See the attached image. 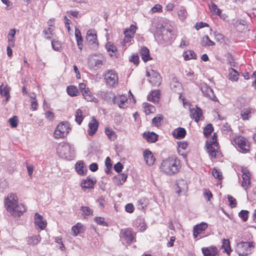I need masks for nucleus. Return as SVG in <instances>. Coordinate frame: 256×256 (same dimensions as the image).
Masks as SVG:
<instances>
[{
	"label": "nucleus",
	"mask_w": 256,
	"mask_h": 256,
	"mask_svg": "<svg viewBox=\"0 0 256 256\" xmlns=\"http://www.w3.org/2000/svg\"><path fill=\"white\" fill-rule=\"evenodd\" d=\"M180 168V162L176 156H171L164 159L159 167L160 172L168 176L176 174Z\"/></svg>",
	"instance_id": "1"
},
{
	"label": "nucleus",
	"mask_w": 256,
	"mask_h": 256,
	"mask_svg": "<svg viewBox=\"0 0 256 256\" xmlns=\"http://www.w3.org/2000/svg\"><path fill=\"white\" fill-rule=\"evenodd\" d=\"M4 204L6 210L14 218H18L26 212L23 204H18V198L14 194H10L5 199Z\"/></svg>",
	"instance_id": "2"
},
{
	"label": "nucleus",
	"mask_w": 256,
	"mask_h": 256,
	"mask_svg": "<svg viewBox=\"0 0 256 256\" xmlns=\"http://www.w3.org/2000/svg\"><path fill=\"white\" fill-rule=\"evenodd\" d=\"M56 152L62 158L71 160L74 158V150L72 146L68 143H60L56 148Z\"/></svg>",
	"instance_id": "3"
},
{
	"label": "nucleus",
	"mask_w": 256,
	"mask_h": 256,
	"mask_svg": "<svg viewBox=\"0 0 256 256\" xmlns=\"http://www.w3.org/2000/svg\"><path fill=\"white\" fill-rule=\"evenodd\" d=\"M206 146L211 160L218 158L222 156L218 143L216 142V134H214L210 141H207Z\"/></svg>",
	"instance_id": "4"
},
{
	"label": "nucleus",
	"mask_w": 256,
	"mask_h": 256,
	"mask_svg": "<svg viewBox=\"0 0 256 256\" xmlns=\"http://www.w3.org/2000/svg\"><path fill=\"white\" fill-rule=\"evenodd\" d=\"M70 130L68 122H62L57 125L54 132V137L56 139L64 138L66 136Z\"/></svg>",
	"instance_id": "5"
},
{
	"label": "nucleus",
	"mask_w": 256,
	"mask_h": 256,
	"mask_svg": "<svg viewBox=\"0 0 256 256\" xmlns=\"http://www.w3.org/2000/svg\"><path fill=\"white\" fill-rule=\"evenodd\" d=\"M105 61L104 58L102 54H92L88 58V67L90 70H96L101 68Z\"/></svg>",
	"instance_id": "6"
},
{
	"label": "nucleus",
	"mask_w": 256,
	"mask_h": 256,
	"mask_svg": "<svg viewBox=\"0 0 256 256\" xmlns=\"http://www.w3.org/2000/svg\"><path fill=\"white\" fill-rule=\"evenodd\" d=\"M104 79L108 87L114 88L118 84V76L117 72L112 70L106 71L104 74Z\"/></svg>",
	"instance_id": "7"
},
{
	"label": "nucleus",
	"mask_w": 256,
	"mask_h": 256,
	"mask_svg": "<svg viewBox=\"0 0 256 256\" xmlns=\"http://www.w3.org/2000/svg\"><path fill=\"white\" fill-rule=\"evenodd\" d=\"M252 246V242L241 241L240 242L237 244L236 248V252L239 256H247L250 252Z\"/></svg>",
	"instance_id": "8"
},
{
	"label": "nucleus",
	"mask_w": 256,
	"mask_h": 256,
	"mask_svg": "<svg viewBox=\"0 0 256 256\" xmlns=\"http://www.w3.org/2000/svg\"><path fill=\"white\" fill-rule=\"evenodd\" d=\"M208 228V224L202 222L194 226L193 235L194 238L200 239L204 236L205 230Z\"/></svg>",
	"instance_id": "9"
},
{
	"label": "nucleus",
	"mask_w": 256,
	"mask_h": 256,
	"mask_svg": "<svg viewBox=\"0 0 256 256\" xmlns=\"http://www.w3.org/2000/svg\"><path fill=\"white\" fill-rule=\"evenodd\" d=\"M86 40L91 46L92 48L96 50L98 46L96 32L94 30H90L86 32Z\"/></svg>",
	"instance_id": "10"
},
{
	"label": "nucleus",
	"mask_w": 256,
	"mask_h": 256,
	"mask_svg": "<svg viewBox=\"0 0 256 256\" xmlns=\"http://www.w3.org/2000/svg\"><path fill=\"white\" fill-rule=\"evenodd\" d=\"M236 144L240 148V151L242 152H246L250 150V146L248 140L242 136H238L234 139Z\"/></svg>",
	"instance_id": "11"
},
{
	"label": "nucleus",
	"mask_w": 256,
	"mask_h": 256,
	"mask_svg": "<svg viewBox=\"0 0 256 256\" xmlns=\"http://www.w3.org/2000/svg\"><path fill=\"white\" fill-rule=\"evenodd\" d=\"M146 76L150 77L149 82L152 85L155 86H158L161 82V77L160 74L154 71L151 70L150 71L146 72Z\"/></svg>",
	"instance_id": "12"
},
{
	"label": "nucleus",
	"mask_w": 256,
	"mask_h": 256,
	"mask_svg": "<svg viewBox=\"0 0 256 256\" xmlns=\"http://www.w3.org/2000/svg\"><path fill=\"white\" fill-rule=\"evenodd\" d=\"M242 182L241 186L244 188L246 190L250 186L251 174L250 172L246 168H242Z\"/></svg>",
	"instance_id": "13"
},
{
	"label": "nucleus",
	"mask_w": 256,
	"mask_h": 256,
	"mask_svg": "<svg viewBox=\"0 0 256 256\" xmlns=\"http://www.w3.org/2000/svg\"><path fill=\"white\" fill-rule=\"evenodd\" d=\"M170 88L174 92L180 94L179 98L182 99L184 102V100L182 98V92L183 88L182 84L178 82V78H173L172 80L170 82Z\"/></svg>",
	"instance_id": "14"
},
{
	"label": "nucleus",
	"mask_w": 256,
	"mask_h": 256,
	"mask_svg": "<svg viewBox=\"0 0 256 256\" xmlns=\"http://www.w3.org/2000/svg\"><path fill=\"white\" fill-rule=\"evenodd\" d=\"M34 224L37 229L44 230L46 226L47 222L43 216L38 213H36L34 216Z\"/></svg>",
	"instance_id": "15"
},
{
	"label": "nucleus",
	"mask_w": 256,
	"mask_h": 256,
	"mask_svg": "<svg viewBox=\"0 0 256 256\" xmlns=\"http://www.w3.org/2000/svg\"><path fill=\"white\" fill-rule=\"evenodd\" d=\"M113 102L116 104L119 108H125L127 106L128 98L125 95H118L113 98Z\"/></svg>",
	"instance_id": "16"
},
{
	"label": "nucleus",
	"mask_w": 256,
	"mask_h": 256,
	"mask_svg": "<svg viewBox=\"0 0 256 256\" xmlns=\"http://www.w3.org/2000/svg\"><path fill=\"white\" fill-rule=\"evenodd\" d=\"M188 189L187 182L182 179L179 180L176 182V192L178 194H185Z\"/></svg>",
	"instance_id": "17"
},
{
	"label": "nucleus",
	"mask_w": 256,
	"mask_h": 256,
	"mask_svg": "<svg viewBox=\"0 0 256 256\" xmlns=\"http://www.w3.org/2000/svg\"><path fill=\"white\" fill-rule=\"evenodd\" d=\"M200 89L205 96L213 100H216L212 90L208 85L205 84H202Z\"/></svg>",
	"instance_id": "18"
},
{
	"label": "nucleus",
	"mask_w": 256,
	"mask_h": 256,
	"mask_svg": "<svg viewBox=\"0 0 256 256\" xmlns=\"http://www.w3.org/2000/svg\"><path fill=\"white\" fill-rule=\"evenodd\" d=\"M96 182V180L94 178L88 176L86 179L82 180L80 183V186L83 190L93 188Z\"/></svg>",
	"instance_id": "19"
},
{
	"label": "nucleus",
	"mask_w": 256,
	"mask_h": 256,
	"mask_svg": "<svg viewBox=\"0 0 256 256\" xmlns=\"http://www.w3.org/2000/svg\"><path fill=\"white\" fill-rule=\"evenodd\" d=\"M99 126L98 122L94 117L89 122L88 132L90 136H93L98 130Z\"/></svg>",
	"instance_id": "20"
},
{
	"label": "nucleus",
	"mask_w": 256,
	"mask_h": 256,
	"mask_svg": "<svg viewBox=\"0 0 256 256\" xmlns=\"http://www.w3.org/2000/svg\"><path fill=\"white\" fill-rule=\"evenodd\" d=\"M202 250L204 256H216L218 254V250L216 246L202 248Z\"/></svg>",
	"instance_id": "21"
},
{
	"label": "nucleus",
	"mask_w": 256,
	"mask_h": 256,
	"mask_svg": "<svg viewBox=\"0 0 256 256\" xmlns=\"http://www.w3.org/2000/svg\"><path fill=\"white\" fill-rule=\"evenodd\" d=\"M143 156L148 166H151L153 165L156 160L151 151L148 150H144L143 152Z\"/></svg>",
	"instance_id": "22"
},
{
	"label": "nucleus",
	"mask_w": 256,
	"mask_h": 256,
	"mask_svg": "<svg viewBox=\"0 0 256 256\" xmlns=\"http://www.w3.org/2000/svg\"><path fill=\"white\" fill-rule=\"evenodd\" d=\"M10 87L7 85L4 86L2 84L0 86V94L2 96L6 97V100L2 101L4 104H6L10 98Z\"/></svg>",
	"instance_id": "23"
},
{
	"label": "nucleus",
	"mask_w": 256,
	"mask_h": 256,
	"mask_svg": "<svg viewBox=\"0 0 256 256\" xmlns=\"http://www.w3.org/2000/svg\"><path fill=\"white\" fill-rule=\"evenodd\" d=\"M208 6L212 13L218 16L221 18L225 20V14H222V10L218 8L217 6L214 2H211L208 4Z\"/></svg>",
	"instance_id": "24"
},
{
	"label": "nucleus",
	"mask_w": 256,
	"mask_h": 256,
	"mask_svg": "<svg viewBox=\"0 0 256 256\" xmlns=\"http://www.w3.org/2000/svg\"><path fill=\"white\" fill-rule=\"evenodd\" d=\"M253 110L250 107L243 108L240 111V116L243 120H248L252 117Z\"/></svg>",
	"instance_id": "25"
},
{
	"label": "nucleus",
	"mask_w": 256,
	"mask_h": 256,
	"mask_svg": "<svg viewBox=\"0 0 256 256\" xmlns=\"http://www.w3.org/2000/svg\"><path fill=\"white\" fill-rule=\"evenodd\" d=\"M190 116L192 118L194 119L195 121L198 122V120H202V110L198 108H191L190 110Z\"/></svg>",
	"instance_id": "26"
},
{
	"label": "nucleus",
	"mask_w": 256,
	"mask_h": 256,
	"mask_svg": "<svg viewBox=\"0 0 256 256\" xmlns=\"http://www.w3.org/2000/svg\"><path fill=\"white\" fill-rule=\"evenodd\" d=\"M86 230L84 226L81 223H77L72 228V234L76 236L78 234L83 232Z\"/></svg>",
	"instance_id": "27"
},
{
	"label": "nucleus",
	"mask_w": 256,
	"mask_h": 256,
	"mask_svg": "<svg viewBox=\"0 0 256 256\" xmlns=\"http://www.w3.org/2000/svg\"><path fill=\"white\" fill-rule=\"evenodd\" d=\"M143 136L145 140L148 142H155L158 138V135L154 132H144Z\"/></svg>",
	"instance_id": "28"
},
{
	"label": "nucleus",
	"mask_w": 256,
	"mask_h": 256,
	"mask_svg": "<svg viewBox=\"0 0 256 256\" xmlns=\"http://www.w3.org/2000/svg\"><path fill=\"white\" fill-rule=\"evenodd\" d=\"M140 55L142 60L144 62H146L152 59L150 56L149 50L145 46H143L141 48L140 50Z\"/></svg>",
	"instance_id": "29"
},
{
	"label": "nucleus",
	"mask_w": 256,
	"mask_h": 256,
	"mask_svg": "<svg viewBox=\"0 0 256 256\" xmlns=\"http://www.w3.org/2000/svg\"><path fill=\"white\" fill-rule=\"evenodd\" d=\"M172 134L176 138H182L185 136L186 130L184 128H178L173 131Z\"/></svg>",
	"instance_id": "30"
},
{
	"label": "nucleus",
	"mask_w": 256,
	"mask_h": 256,
	"mask_svg": "<svg viewBox=\"0 0 256 256\" xmlns=\"http://www.w3.org/2000/svg\"><path fill=\"white\" fill-rule=\"evenodd\" d=\"M74 35L78 48L82 50L83 46V40L81 36L80 31L76 28H75Z\"/></svg>",
	"instance_id": "31"
},
{
	"label": "nucleus",
	"mask_w": 256,
	"mask_h": 256,
	"mask_svg": "<svg viewBox=\"0 0 256 256\" xmlns=\"http://www.w3.org/2000/svg\"><path fill=\"white\" fill-rule=\"evenodd\" d=\"M75 169L78 174L80 176L84 175L86 172V169L84 168V164L82 161H79L76 163Z\"/></svg>",
	"instance_id": "32"
},
{
	"label": "nucleus",
	"mask_w": 256,
	"mask_h": 256,
	"mask_svg": "<svg viewBox=\"0 0 256 256\" xmlns=\"http://www.w3.org/2000/svg\"><path fill=\"white\" fill-rule=\"evenodd\" d=\"M188 146V143L186 142H178V152L183 157H186V156L185 150H186Z\"/></svg>",
	"instance_id": "33"
},
{
	"label": "nucleus",
	"mask_w": 256,
	"mask_h": 256,
	"mask_svg": "<svg viewBox=\"0 0 256 256\" xmlns=\"http://www.w3.org/2000/svg\"><path fill=\"white\" fill-rule=\"evenodd\" d=\"M84 99L88 102H98V100L94 96L90 89H86L82 93Z\"/></svg>",
	"instance_id": "34"
},
{
	"label": "nucleus",
	"mask_w": 256,
	"mask_h": 256,
	"mask_svg": "<svg viewBox=\"0 0 256 256\" xmlns=\"http://www.w3.org/2000/svg\"><path fill=\"white\" fill-rule=\"evenodd\" d=\"M182 56L185 60L196 59V54L192 50H187L184 51L182 54Z\"/></svg>",
	"instance_id": "35"
},
{
	"label": "nucleus",
	"mask_w": 256,
	"mask_h": 256,
	"mask_svg": "<svg viewBox=\"0 0 256 256\" xmlns=\"http://www.w3.org/2000/svg\"><path fill=\"white\" fill-rule=\"evenodd\" d=\"M160 91L158 90H153L150 94L148 96V100L149 101L156 102L158 101L160 98Z\"/></svg>",
	"instance_id": "36"
},
{
	"label": "nucleus",
	"mask_w": 256,
	"mask_h": 256,
	"mask_svg": "<svg viewBox=\"0 0 256 256\" xmlns=\"http://www.w3.org/2000/svg\"><path fill=\"white\" fill-rule=\"evenodd\" d=\"M105 133L110 140H114L117 137L116 132L112 128L108 127L105 128Z\"/></svg>",
	"instance_id": "37"
},
{
	"label": "nucleus",
	"mask_w": 256,
	"mask_h": 256,
	"mask_svg": "<svg viewBox=\"0 0 256 256\" xmlns=\"http://www.w3.org/2000/svg\"><path fill=\"white\" fill-rule=\"evenodd\" d=\"M16 34V30L11 29L10 30L8 35V42L10 46L14 47V36Z\"/></svg>",
	"instance_id": "38"
},
{
	"label": "nucleus",
	"mask_w": 256,
	"mask_h": 256,
	"mask_svg": "<svg viewBox=\"0 0 256 256\" xmlns=\"http://www.w3.org/2000/svg\"><path fill=\"white\" fill-rule=\"evenodd\" d=\"M122 235L123 238L126 240H134V237L132 231L128 229H124L122 232Z\"/></svg>",
	"instance_id": "39"
},
{
	"label": "nucleus",
	"mask_w": 256,
	"mask_h": 256,
	"mask_svg": "<svg viewBox=\"0 0 256 256\" xmlns=\"http://www.w3.org/2000/svg\"><path fill=\"white\" fill-rule=\"evenodd\" d=\"M221 248L223 250L224 252H226L228 256H230L232 250L230 247V241H222Z\"/></svg>",
	"instance_id": "40"
},
{
	"label": "nucleus",
	"mask_w": 256,
	"mask_h": 256,
	"mask_svg": "<svg viewBox=\"0 0 256 256\" xmlns=\"http://www.w3.org/2000/svg\"><path fill=\"white\" fill-rule=\"evenodd\" d=\"M137 28L136 26L132 24L130 28L124 32V34L126 36L130 37L133 38L134 35L136 33Z\"/></svg>",
	"instance_id": "41"
},
{
	"label": "nucleus",
	"mask_w": 256,
	"mask_h": 256,
	"mask_svg": "<svg viewBox=\"0 0 256 256\" xmlns=\"http://www.w3.org/2000/svg\"><path fill=\"white\" fill-rule=\"evenodd\" d=\"M142 106L146 114H149L152 113L155 110V108L154 106L146 102L142 104Z\"/></svg>",
	"instance_id": "42"
},
{
	"label": "nucleus",
	"mask_w": 256,
	"mask_h": 256,
	"mask_svg": "<svg viewBox=\"0 0 256 256\" xmlns=\"http://www.w3.org/2000/svg\"><path fill=\"white\" fill-rule=\"evenodd\" d=\"M238 76L239 74L236 70L233 68H230L229 70L228 76L230 80L234 82L237 81L238 78Z\"/></svg>",
	"instance_id": "43"
},
{
	"label": "nucleus",
	"mask_w": 256,
	"mask_h": 256,
	"mask_svg": "<svg viewBox=\"0 0 256 256\" xmlns=\"http://www.w3.org/2000/svg\"><path fill=\"white\" fill-rule=\"evenodd\" d=\"M68 94L72 96H76L78 94V90L77 88L74 86H70L66 88Z\"/></svg>",
	"instance_id": "44"
},
{
	"label": "nucleus",
	"mask_w": 256,
	"mask_h": 256,
	"mask_svg": "<svg viewBox=\"0 0 256 256\" xmlns=\"http://www.w3.org/2000/svg\"><path fill=\"white\" fill-rule=\"evenodd\" d=\"M30 102L31 108L33 111L36 110L38 109V103L36 98V96L34 94L30 95Z\"/></svg>",
	"instance_id": "45"
},
{
	"label": "nucleus",
	"mask_w": 256,
	"mask_h": 256,
	"mask_svg": "<svg viewBox=\"0 0 256 256\" xmlns=\"http://www.w3.org/2000/svg\"><path fill=\"white\" fill-rule=\"evenodd\" d=\"M82 214L86 218V216L92 215L93 210L88 206H82L80 208Z\"/></svg>",
	"instance_id": "46"
},
{
	"label": "nucleus",
	"mask_w": 256,
	"mask_h": 256,
	"mask_svg": "<svg viewBox=\"0 0 256 256\" xmlns=\"http://www.w3.org/2000/svg\"><path fill=\"white\" fill-rule=\"evenodd\" d=\"M94 221L95 222L102 226H108V224L105 221V219L104 217L102 216H96L94 218Z\"/></svg>",
	"instance_id": "47"
},
{
	"label": "nucleus",
	"mask_w": 256,
	"mask_h": 256,
	"mask_svg": "<svg viewBox=\"0 0 256 256\" xmlns=\"http://www.w3.org/2000/svg\"><path fill=\"white\" fill-rule=\"evenodd\" d=\"M54 28L48 27L47 29L44 30L43 34L46 38L48 39L51 38L54 35Z\"/></svg>",
	"instance_id": "48"
},
{
	"label": "nucleus",
	"mask_w": 256,
	"mask_h": 256,
	"mask_svg": "<svg viewBox=\"0 0 256 256\" xmlns=\"http://www.w3.org/2000/svg\"><path fill=\"white\" fill-rule=\"evenodd\" d=\"M178 14L179 18L182 21L186 18L187 12L184 8L181 7L178 11Z\"/></svg>",
	"instance_id": "49"
},
{
	"label": "nucleus",
	"mask_w": 256,
	"mask_h": 256,
	"mask_svg": "<svg viewBox=\"0 0 256 256\" xmlns=\"http://www.w3.org/2000/svg\"><path fill=\"white\" fill-rule=\"evenodd\" d=\"M75 118L76 122L78 124H80L84 119V117L82 116V112L81 110L78 109L76 110L75 114Z\"/></svg>",
	"instance_id": "50"
},
{
	"label": "nucleus",
	"mask_w": 256,
	"mask_h": 256,
	"mask_svg": "<svg viewBox=\"0 0 256 256\" xmlns=\"http://www.w3.org/2000/svg\"><path fill=\"white\" fill-rule=\"evenodd\" d=\"M190 42L189 40L186 36H183L180 42V44H179V48L184 49L187 48L189 46Z\"/></svg>",
	"instance_id": "51"
},
{
	"label": "nucleus",
	"mask_w": 256,
	"mask_h": 256,
	"mask_svg": "<svg viewBox=\"0 0 256 256\" xmlns=\"http://www.w3.org/2000/svg\"><path fill=\"white\" fill-rule=\"evenodd\" d=\"M163 119V116L161 114L158 115L157 116L154 117L152 120V124L156 126H158L161 124V122Z\"/></svg>",
	"instance_id": "52"
},
{
	"label": "nucleus",
	"mask_w": 256,
	"mask_h": 256,
	"mask_svg": "<svg viewBox=\"0 0 256 256\" xmlns=\"http://www.w3.org/2000/svg\"><path fill=\"white\" fill-rule=\"evenodd\" d=\"M214 43L212 40H210L209 37L208 36H205L202 38V44L204 46H213Z\"/></svg>",
	"instance_id": "53"
},
{
	"label": "nucleus",
	"mask_w": 256,
	"mask_h": 256,
	"mask_svg": "<svg viewBox=\"0 0 256 256\" xmlns=\"http://www.w3.org/2000/svg\"><path fill=\"white\" fill-rule=\"evenodd\" d=\"M138 208L139 209H143L144 207H146L148 203V200L146 198H142L140 199L138 202Z\"/></svg>",
	"instance_id": "54"
},
{
	"label": "nucleus",
	"mask_w": 256,
	"mask_h": 256,
	"mask_svg": "<svg viewBox=\"0 0 256 256\" xmlns=\"http://www.w3.org/2000/svg\"><path fill=\"white\" fill-rule=\"evenodd\" d=\"M127 178V175L124 174H118V176L115 177V179L116 180H118L119 182H117L118 184H122L126 180Z\"/></svg>",
	"instance_id": "55"
},
{
	"label": "nucleus",
	"mask_w": 256,
	"mask_h": 256,
	"mask_svg": "<svg viewBox=\"0 0 256 256\" xmlns=\"http://www.w3.org/2000/svg\"><path fill=\"white\" fill-rule=\"evenodd\" d=\"M213 130L212 124H207L204 129V134L206 136H208Z\"/></svg>",
	"instance_id": "56"
},
{
	"label": "nucleus",
	"mask_w": 256,
	"mask_h": 256,
	"mask_svg": "<svg viewBox=\"0 0 256 256\" xmlns=\"http://www.w3.org/2000/svg\"><path fill=\"white\" fill-rule=\"evenodd\" d=\"M212 174L218 180H221L222 178V172L216 168H214L212 170Z\"/></svg>",
	"instance_id": "57"
},
{
	"label": "nucleus",
	"mask_w": 256,
	"mask_h": 256,
	"mask_svg": "<svg viewBox=\"0 0 256 256\" xmlns=\"http://www.w3.org/2000/svg\"><path fill=\"white\" fill-rule=\"evenodd\" d=\"M106 48L108 52L114 53L116 51V48L110 42H108L106 45Z\"/></svg>",
	"instance_id": "58"
},
{
	"label": "nucleus",
	"mask_w": 256,
	"mask_h": 256,
	"mask_svg": "<svg viewBox=\"0 0 256 256\" xmlns=\"http://www.w3.org/2000/svg\"><path fill=\"white\" fill-rule=\"evenodd\" d=\"M10 125L12 128H16L18 126V118L16 116L11 118L8 120Z\"/></svg>",
	"instance_id": "59"
},
{
	"label": "nucleus",
	"mask_w": 256,
	"mask_h": 256,
	"mask_svg": "<svg viewBox=\"0 0 256 256\" xmlns=\"http://www.w3.org/2000/svg\"><path fill=\"white\" fill-rule=\"evenodd\" d=\"M248 211L242 210L239 213V216L242 219L243 221L246 222L248 218Z\"/></svg>",
	"instance_id": "60"
},
{
	"label": "nucleus",
	"mask_w": 256,
	"mask_h": 256,
	"mask_svg": "<svg viewBox=\"0 0 256 256\" xmlns=\"http://www.w3.org/2000/svg\"><path fill=\"white\" fill-rule=\"evenodd\" d=\"M52 48L56 51L59 50L62 46L61 43L58 41L52 40Z\"/></svg>",
	"instance_id": "61"
},
{
	"label": "nucleus",
	"mask_w": 256,
	"mask_h": 256,
	"mask_svg": "<svg viewBox=\"0 0 256 256\" xmlns=\"http://www.w3.org/2000/svg\"><path fill=\"white\" fill-rule=\"evenodd\" d=\"M228 200L229 203H230V206L232 208L236 207V200L232 196H230V195L228 196Z\"/></svg>",
	"instance_id": "62"
},
{
	"label": "nucleus",
	"mask_w": 256,
	"mask_h": 256,
	"mask_svg": "<svg viewBox=\"0 0 256 256\" xmlns=\"http://www.w3.org/2000/svg\"><path fill=\"white\" fill-rule=\"evenodd\" d=\"M204 197L207 201H210L211 198H212V192L208 190H205L204 191Z\"/></svg>",
	"instance_id": "63"
},
{
	"label": "nucleus",
	"mask_w": 256,
	"mask_h": 256,
	"mask_svg": "<svg viewBox=\"0 0 256 256\" xmlns=\"http://www.w3.org/2000/svg\"><path fill=\"white\" fill-rule=\"evenodd\" d=\"M172 30L171 28H163V30H162V34H168V38H172Z\"/></svg>",
	"instance_id": "64"
}]
</instances>
